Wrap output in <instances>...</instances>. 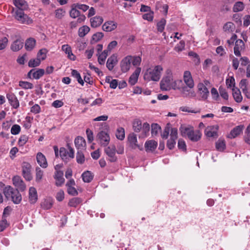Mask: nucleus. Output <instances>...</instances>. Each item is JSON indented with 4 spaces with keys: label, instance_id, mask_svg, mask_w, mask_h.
Wrapping results in <instances>:
<instances>
[{
    "label": "nucleus",
    "instance_id": "nucleus-1",
    "mask_svg": "<svg viewBox=\"0 0 250 250\" xmlns=\"http://www.w3.org/2000/svg\"><path fill=\"white\" fill-rule=\"evenodd\" d=\"M166 73L167 76L164 77L160 82V88L164 91L169 90L171 89H179V87L177 86V83H181L182 81H174L170 70H167Z\"/></svg>",
    "mask_w": 250,
    "mask_h": 250
},
{
    "label": "nucleus",
    "instance_id": "nucleus-2",
    "mask_svg": "<svg viewBox=\"0 0 250 250\" xmlns=\"http://www.w3.org/2000/svg\"><path fill=\"white\" fill-rule=\"evenodd\" d=\"M163 69L161 65H156L154 68H149L145 73L144 78L145 80L150 81H158L161 78V72Z\"/></svg>",
    "mask_w": 250,
    "mask_h": 250
},
{
    "label": "nucleus",
    "instance_id": "nucleus-3",
    "mask_svg": "<svg viewBox=\"0 0 250 250\" xmlns=\"http://www.w3.org/2000/svg\"><path fill=\"white\" fill-rule=\"evenodd\" d=\"M3 193L8 199H11L15 204H19L21 200V195L18 189H14L10 186L5 187Z\"/></svg>",
    "mask_w": 250,
    "mask_h": 250
},
{
    "label": "nucleus",
    "instance_id": "nucleus-4",
    "mask_svg": "<svg viewBox=\"0 0 250 250\" xmlns=\"http://www.w3.org/2000/svg\"><path fill=\"white\" fill-rule=\"evenodd\" d=\"M133 130L137 132H139L142 129V133L139 136V138H145L147 136L150 130L149 125L147 123H145L143 125H142V122L139 119H135L133 122Z\"/></svg>",
    "mask_w": 250,
    "mask_h": 250
},
{
    "label": "nucleus",
    "instance_id": "nucleus-5",
    "mask_svg": "<svg viewBox=\"0 0 250 250\" xmlns=\"http://www.w3.org/2000/svg\"><path fill=\"white\" fill-rule=\"evenodd\" d=\"M104 151L108 156V160L112 163L116 162L117 161V157L116 156V147L114 145H110L104 149Z\"/></svg>",
    "mask_w": 250,
    "mask_h": 250
},
{
    "label": "nucleus",
    "instance_id": "nucleus-6",
    "mask_svg": "<svg viewBox=\"0 0 250 250\" xmlns=\"http://www.w3.org/2000/svg\"><path fill=\"white\" fill-rule=\"evenodd\" d=\"M97 140L101 146H106L109 143L110 138L107 133L101 131L97 135Z\"/></svg>",
    "mask_w": 250,
    "mask_h": 250
},
{
    "label": "nucleus",
    "instance_id": "nucleus-7",
    "mask_svg": "<svg viewBox=\"0 0 250 250\" xmlns=\"http://www.w3.org/2000/svg\"><path fill=\"white\" fill-rule=\"evenodd\" d=\"M178 138V131L176 128H172L171 129V133L170 134V139L168 140L167 144V147L169 149L174 148L176 144V140Z\"/></svg>",
    "mask_w": 250,
    "mask_h": 250
},
{
    "label": "nucleus",
    "instance_id": "nucleus-8",
    "mask_svg": "<svg viewBox=\"0 0 250 250\" xmlns=\"http://www.w3.org/2000/svg\"><path fill=\"white\" fill-rule=\"evenodd\" d=\"M15 14V18L21 23L30 24L32 22V20L22 10H16Z\"/></svg>",
    "mask_w": 250,
    "mask_h": 250
},
{
    "label": "nucleus",
    "instance_id": "nucleus-9",
    "mask_svg": "<svg viewBox=\"0 0 250 250\" xmlns=\"http://www.w3.org/2000/svg\"><path fill=\"white\" fill-rule=\"evenodd\" d=\"M21 167L23 176L26 180L30 181L32 178L31 174V165L27 162H24L22 163Z\"/></svg>",
    "mask_w": 250,
    "mask_h": 250
},
{
    "label": "nucleus",
    "instance_id": "nucleus-10",
    "mask_svg": "<svg viewBox=\"0 0 250 250\" xmlns=\"http://www.w3.org/2000/svg\"><path fill=\"white\" fill-rule=\"evenodd\" d=\"M132 57L131 56H127L122 60L121 62L120 65L121 70L123 72H126L128 71L130 67Z\"/></svg>",
    "mask_w": 250,
    "mask_h": 250
},
{
    "label": "nucleus",
    "instance_id": "nucleus-11",
    "mask_svg": "<svg viewBox=\"0 0 250 250\" xmlns=\"http://www.w3.org/2000/svg\"><path fill=\"white\" fill-rule=\"evenodd\" d=\"M198 91L203 100H206L209 96V91L203 83H200L197 84Z\"/></svg>",
    "mask_w": 250,
    "mask_h": 250
},
{
    "label": "nucleus",
    "instance_id": "nucleus-12",
    "mask_svg": "<svg viewBox=\"0 0 250 250\" xmlns=\"http://www.w3.org/2000/svg\"><path fill=\"white\" fill-rule=\"evenodd\" d=\"M13 183L14 185L17 188L18 190L23 191L26 189V185L19 176H15L13 178Z\"/></svg>",
    "mask_w": 250,
    "mask_h": 250
},
{
    "label": "nucleus",
    "instance_id": "nucleus-13",
    "mask_svg": "<svg viewBox=\"0 0 250 250\" xmlns=\"http://www.w3.org/2000/svg\"><path fill=\"white\" fill-rule=\"evenodd\" d=\"M245 48V44L243 41L239 39L236 41L234 47V53L237 56H241V51Z\"/></svg>",
    "mask_w": 250,
    "mask_h": 250
},
{
    "label": "nucleus",
    "instance_id": "nucleus-14",
    "mask_svg": "<svg viewBox=\"0 0 250 250\" xmlns=\"http://www.w3.org/2000/svg\"><path fill=\"white\" fill-rule=\"evenodd\" d=\"M45 73L43 69H32L28 73V77L31 78V75H32L33 78L38 80L41 78Z\"/></svg>",
    "mask_w": 250,
    "mask_h": 250
},
{
    "label": "nucleus",
    "instance_id": "nucleus-15",
    "mask_svg": "<svg viewBox=\"0 0 250 250\" xmlns=\"http://www.w3.org/2000/svg\"><path fill=\"white\" fill-rule=\"evenodd\" d=\"M218 129V125H213L208 126L205 130V133L207 136L208 137H217L218 134L217 131Z\"/></svg>",
    "mask_w": 250,
    "mask_h": 250
},
{
    "label": "nucleus",
    "instance_id": "nucleus-16",
    "mask_svg": "<svg viewBox=\"0 0 250 250\" xmlns=\"http://www.w3.org/2000/svg\"><path fill=\"white\" fill-rule=\"evenodd\" d=\"M184 81L189 88H192L194 87V82L189 71H186L185 72L184 75Z\"/></svg>",
    "mask_w": 250,
    "mask_h": 250
},
{
    "label": "nucleus",
    "instance_id": "nucleus-17",
    "mask_svg": "<svg viewBox=\"0 0 250 250\" xmlns=\"http://www.w3.org/2000/svg\"><path fill=\"white\" fill-rule=\"evenodd\" d=\"M63 176V172L62 171H57L55 172L54 178L56 180L55 184L57 186L60 187L64 183L65 180Z\"/></svg>",
    "mask_w": 250,
    "mask_h": 250
},
{
    "label": "nucleus",
    "instance_id": "nucleus-18",
    "mask_svg": "<svg viewBox=\"0 0 250 250\" xmlns=\"http://www.w3.org/2000/svg\"><path fill=\"white\" fill-rule=\"evenodd\" d=\"M117 26V23L114 21H110L105 22L102 26V29L106 32H111L115 30Z\"/></svg>",
    "mask_w": 250,
    "mask_h": 250
},
{
    "label": "nucleus",
    "instance_id": "nucleus-19",
    "mask_svg": "<svg viewBox=\"0 0 250 250\" xmlns=\"http://www.w3.org/2000/svg\"><path fill=\"white\" fill-rule=\"evenodd\" d=\"M75 146L78 150H84L86 146V142L83 138L78 136L75 140Z\"/></svg>",
    "mask_w": 250,
    "mask_h": 250
},
{
    "label": "nucleus",
    "instance_id": "nucleus-20",
    "mask_svg": "<svg viewBox=\"0 0 250 250\" xmlns=\"http://www.w3.org/2000/svg\"><path fill=\"white\" fill-rule=\"evenodd\" d=\"M23 46V40L18 39L15 40L11 45V49L14 52L21 50Z\"/></svg>",
    "mask_w": 250,
    "mask_h": 250
},
{
    "label": "nucleus",
    "instance_id": "nucleus-21",
    "mask_svg": "<svg viewBox=\"0 0 250 250\" xmlns=\"http://www.w3.org/2000/svg\"><path fill=\"white\" fill-rule=\"evenodd\" d=\"M141 68L137 67L133 74L129 77L128 83L131 85H134L137 82L139 74L141 72Z\"/></svg>",
    "mask_w": 250,
    "mask_h": 250
},
{
    "label": "nucleus",
    "instance_id": "nucleus-22",
    "mask_svg": "<svg viewBox=\"0 0 250 250\" xmlns=\"http://www.w3.org/2000/svg\"><path fill=\"white\" fill-rule=\"evenodd\" d=\"M244 128V126L243 125H240L235 127L231 130L228 135V137L231 139L235 138L242 132Z\"/></svg>",
    "mask_w": 250,
    "mask_h": 250
},
{
    "label": "nucleus",
    "instance_id": "nucleus-23",
    "mask_svg": "<svg viewBox=\"0 0 250 250\" xmlns=\"http://www.w3.org/2000/svg\"><path fill=\"white\" fill-rule=\"evenodd\" d=\"M7 98L8 99L10 104L14 108H17L19 106V102L14 94L12 93L7 94Z\"/></svg>",
    "mask_w": 250,
    "mask_h": 250
},
{
    "label": "nucleus",
    "instance_id": "nucleus-24",
    "mask_svg": "<svg viewBox=\"0 0 250 250\" xmlns=\"http://www.w3.org/2000/svg\"><path fill=\"white\" fill-rule=\"evenodd\" d=\"M193 130V128L190 126L182 125L180 127L181 135L183 137L187 136L188 137Z\"/></svg>",
    "mask_w": 250,
    "mask_h": 250
},
{
    "label": "nucleus",
    "instance_id": "nucleus-25",
    "mask_svg": "<svg viewBox=\"0 0 250 250\" xmlns=\"http://www.w3.org/2000/svg\"><path fill=\"white\" fill-rule=\"evenodd\" d=\"M37 161L42 167L46 168L47 167V163L45 157L41 152H38L37 153Z\"/></svg>",
    "mask_w": 250,
    "mask_h": 250
},
{
    "label": "nucleus",
    "instance_id": "nucleus-26",
    "mask_svg": "<svg viewBox=\"0 0 250 250\" xmlns=\"http://www.w3.org/2000/svg\"><path fill=\"white\" fill-rule=\"evenodd\" d=\"M13 2L16 7L18 9L17 10L23 11L28 8V4L24 0H13Z\"/></svg>",
    "mask_w": 250,
    "mask_h": 250
},
{
    "label": "nucleus",
    "instance_id": "nucleus-27",
    "mask_svg": "<svg viewBox=\"0 0 250 250\" xmlns=\"http://www.w3.org/2000/svg\"><path fill=\"white\" fill-rule=\"evenodd\" d=\"M29 199L31 203L34 204L36 202L38 199L37 192L36 188L31 187L29 190Z\"/></svg>",
    "mask_w": 250,
    "mask_h": 250
},
{
    "label": "nucleus",
    "instance_id": "nucleus-28",
    "mask_svg": "<svg viewBox=\"0 0 250 250\" xmlns=\"http://www.w3.org/2000/svg\"><path fill=\"white\" fill-rule=\"evenodd\" d=\"M157 146V142L154 140H149L145 143V148L146 151H154Z\"/></svg>",
    "mask_w": 250,
    "mask_h": 250
},
{
    "label": "nucleus",
    "instance_id": "nucleus-29",
    "mask_svg": "<svg viewBox=\"0 0 250 250\" xmlns=\"http://www.w3.org/2000/svg\"><path fill=\"white\" fill-rule=\"evenodd\" d=\"M62 49L67 54V57L69 59L73 61L75 60L76 57L73 54L71 48L69 45H63L62 47Z\"/></svg>",
    "mask_w": 250,
    "mask_h": 250
},
{
    "label": "nucleus",
    "instance_id": "nucleus-30",
    "mask_svg": "<svg viewBox=\"0 0 250 250\" xmlns=\"http://www.w3.org/2000/svg\"><path fill=\"white\" fill-rule=\"evenodd\" d=\"M117 62V57L113 55L108 59L106 62V67L109 70H112Z\"/></svg>",
    "mask_w": 250,
    "mask_h": 250
},
{
    "label": "nucleus",
    "instance_id": "nucleus-31",
    "mask_svg": "<svg viewBox=\"0 0 250 250\" xmlns=\"http://www.w3.org/2000/svg\"><path fill=\"white\" fill-rule=\"evenodd\" d=\"M103 21V19L101 17L95 16L90 19L91 26L92 27L96 28L99 26Z\"/></svg>",
    "mask_w": 250,
    "mask_h": 250
},
{
    "label": "nucleus",
    "instance_id": "nucleus-32",
    "mask_svg": "<svg viewBox=\"0 0 250 250\" xmlns=\"http://www.w3.org/2000/svg\"><path fill=\"white\" fill-rule=\"evenodd\" d=\"M232 95L236 102L240 103L243 99L240 90L237 88H232Z\"/></svg>",
    "mask_w": 250,
    "mask_h": 250
},
{
    "label": "nucleus",
    "instance_id": "nucleus-33",
    "mask_svg": "<svg viewBox=\"0 0 250 250\" xmlns=\"http://www.w3.org/2000/svg\"><path fill=\"white\" fill-rule=\"evenodd\" d=\"M36 44V41L34 39L30 38L28 39L25 43V48L27 51H31Z\"/></svg>",
    "mask_w": 250,
    "mask_h": 250
},
{
    "label": "nucleus",
    "instance_id": "nucleus-34",
    "mask_svg": "<svg viewBox=\"0 0 250 250\" xmlns=\"http://www.w3.org/2000/svg\"><path fill=\"white\" fill-rule=\"evenodd\" d=\"M128 140L132 148H135L136 147H139V146L137 144V136L134 133H131L128 135Z\"/></svg>",
    "mask_w": 250,
    "mask_h": 250
},
{
    "label": "nucleus",
    "instance_id": "nucleus-35",
    "mask_svg": "<svg viewBox=\"0 0 250 250\" xmlns=\"http://www.w3.org/2000/svg\"><path fill=\"white\" fill-rule=\"evenodd\" d=\"M201 137V133L198 130L193 131L188 136V138L193 142H197L199 140Z\"/></svg>",
    "mask_w": 250,
    "mask_h": 250
},
{
    "label": "nucleus",
    "instance_id": "nucleus-36",
    "mask_svg": "<svg viewBox=\"0 0 250 250\" xmlns=\"http://www.w3.org/2000/svg\"><path fill=\"white\" fill-rule=\"evenodd\" d=\"M90 31V28L88 26L83 25L80 27L78 30V35L80 37H83Z\"/></svg>",
    "mask_w": 250,
    "mask_h": 250
},
{
    "label": "nucleus",
    "instance_id": "nucleus-37",
    "mask_svg": "<svg viewBox=\"0 0 250 250\" xmlns=\"http://www.w3.org/2000/svg\"><path fill=\"white\" fill-rule=\"evenodd\" d=\"M83 181L84 182L89 183L93 179V175L89 171L83 172L82 175Z\"/></svg>",
    "mask_w": 250,
    "mask_h": 250
},
{
    "label": "nucleus",
    "instance_id": "nucleus-38",
    "mask_svg": "<svg viewBox=\"0 0 250 250\" xmlns=\"http://www.w3.org/2000/svg\"><path fill=\"white\" fill-rule=\"evenodd\" d=\"M234 28L235 26L234 24L231 22H228L226 23L223 26V29L224 31L228 33L232 32L234 30Z\"/></svg>",
    "mask_w": 250,
    "mask_h": 250
},
{
    "label": "nucleus",
    "instance_id": "nucleus-39",
    "mask_svg": "<svg viewBox=\"0 0 250 250\" xmlns=\"http://www.w3.org/2000/svg\"><path fill=\"white\" fill-rule=\"evenodd\" d=\"M170 124L168 123L165 126L163 132L161 133V137L163 139H167L169 135V131H171L172 128Z\"/></svg>",
    "mask_w": 250,
    "mask_h": 250
},
{
    "label": "nucleus",
    "instance_id": "nucleus-40",
    "mask_svg": "<svg viewBox=\"0 0 250 250\" xmlns=\"http://www.w3.org/2000/svg\"><path fill=\"white\" fill-rule=\"evenodd\" d=\"M225 147L226 144L224 140L220 139L216 143V148L218 150L222 151L225 149Z\"/></svg>",
    "mask_w": 250,
    "mask_h": 250
},
{
    "label": "nucleus",
    "instance_id": "nucleus-41",
    "mask_svg": "<svg viewBox=\"0 0 250 250\" xmlns=\"http://www.w3.org/2000/svg\"><path fill=\"white\" fill-rule=\"evenodd\" d=\"M116 136L117 139L123 140L125 137V129L124 128L120 127L117 128L116 133Z\"/></svg>",
    "mask_w": 250,
    "mask_h": 250
},
{
    "label": "nucleus",
    "instance_id": "nucleus-42",
    "mask_svg": "<svg viewBox=\"0 0 250 250\" xmlns=\"http://www.w3.org/2000/svg\"><path fill=\"white\" fill-rule=\"evenodd\" d=\"M244 8V4L243 2H236L233 7V11L234 12H237L242 11Z\"/></svg>",
    "mask_w": 250,
    "mask_h": 250
},
{
    "label": "nucleus",
    "instance_id": "nucleus-43",
    "mask_svg": "<svg viewBox=\"0 0 250 250\" xmlns=\"http://www.w3.org/2000/svg\"><path fill=\"white\" fill-rule=\"evenodd\" d=\"M161 128L157 124H152L151 125V134L152 136H157L158 132L160 131Z\"/></svg>",
    "mask_w": 250,
    "mask_h": 250
},
{
    "label": "nucleus",
    "instance_id": "nucleus-44",
    "mask_svg": "<svg viewBox=\"0 0 250 250\" xmlns=\"http://www.w3.org/2000/svg\"><path fill=\"white\" fill-rule=\"evenodd\" d=\"M108 50H104L103 52L98 57V61L100 64H103L108 55Z\"/></svg>",
    "mask_w": 250,
    "mask_h": 250
},
{
    "label": "nucleus",
    "instance_id": "nucleus-45",
    "mask_svg": "<svg viewBox=\"0 0 250 250\" xmlns=\"http://www.w3.org/2000/svg\"><path fill=\"white\" fill-rule=\"evenodd\" d=\"M41 62V59L37 57L36 59H31L28 62V66L30 67H35L39 66Z\"/></svg>",
    "mask_w": 250,
    "mask_h": 250
},
{
    "label": "nucleus",
    "instance_id": "nucleus-46",
    "mask_svg": "<svg viewBox=\"0 0 250 250\" xmlns=\"http://www.w3.org/2000/svg\"><path fill=\"white\" fill-rule=\"evenodd\" d=\"M71 75L77 79V81L79 83L83 85L84 82L82 79L80 74L76 70H72L71 72Z\"/></svg>",
    "mask_w": 250,
    "mask_h": 250
},
{
    "label": "nucleus",
    "instance_id": "nucleus-47",
    "mask_svg": "<svg viewBox=\"0 0 250 250\" xmlns=\"http://www.w3.org/2000/svg\"><path fill=\"white\" fill-rule=\"evenodd\" d=\"M77 162L79 164H83L84 162V156L82 150H78L76 155Z\"/></svg>",
    "mask_w": 250,
    "mask_h": 250
},
{
    "label": "nucleus",
    "instance_id": "nucleus-48",
    "mask_svg": "<svg viewBox=\"0 0 250 250\" xmlns=\"http://www.w3.org/2000/svg\"><path fill=\"white\" fill-rule=\"evenodd\" d=\"M103 37L104 34L102 32H97L93 35L91 42H97L101 40Z\"/></svg>",
    "mask_w": 250,
    "mask_h": 250
},
{
    "label": "nucleus",
    "instance_id": "nucleus-49",
    "mask_svg": "<svg viewBox=\"0 0 250 250\" xmlns=\"http://www.w3.org/2000/svg\"><path fill=\"white\" fill-rule=\"evenodd\" d=\"M43 176V171L40 167H37L36 168V181L37 182H40Z\"/></svg>",
    "mask_w": 250,
    "mask_h": 250
},
{
    "label": "nucleus",
    "instance_id": "nucleus-50",
    "mask_svg": "<svg viewBox=\"0 0 250 250\" xmlns=\"http://www.w3.org/2000/svg\"><path fill=\"white\" fill-rule=\"evenodd\" d=\"M19 85L25 89H32L33 87V85L32 83L25 81H20L19 82Z\"/></svg>",
    "mask_w": 250,
    "mask_h": 250
},
{
    "label": "nucleus",
    "instance_id": "nucleus-51",
    "mask_svg": "<svg viewBox=\"0 0 250 250\" xmlns=\"http://www.w3.org/2000/svg\"><path fill=\"white\" fill-rule=\"evenodd\" d=\"M74 7H72L71 9L69 14L70 16L74 19L76 18L77 17H79L80 15V11L78 10V8L74 6Z\"/></svg>",
    "mask_w": 250,
    "mask_h": 250
},
{
    "label": "nucleus",
    "instance_id": "nucleus-52",
    "mask_svg": "<svg viewBox=\"0 0 250 250\" xmlns=\"http://www.w3.org/2000/svg\"><path fill=\"white\" fill-rule=\"evenodd\" d=\"M52 206V202L50 199L45 200L42 204V208L45 209L50 208Z\"/></svg>",
    "mask_w": 250,
    "mask_h": 250
},
{
    "label": "nucleus",
    "instance_id": "nucleus-53",
    "mask_svg": "<svg viewBox=\"0 0 250 250\" xmlns=\"http://www.w3.org/2000/svg\"><path fill=\"white\" fill-rule=\"evenodd\" d=\"M166 22V20L164 19H162L157 23V26L158 31L160 32H162L163 31L165 28Z\"/></svg>",
    "mask_w": 250,
    "mask_h": 250
},
{
    "label": "nucleus",
    "instance_id": "nucleus-54",
    "mask_svg": "<svg viewBox=\"0 0 250 250\" xmlns=\"http://www.w3.org/2000/svg\"><path fill=\"white\" fill-rule=\"evenodd\" d=\"M28 137L25 135L21 136L18 141V145L19 146H23L28 141Z\"/></svg>",
    "mask_w": 250,
    "mask_h": 250
},
{
    "label": "nucleus",
    "instance_id": "nucleus-55",
    "mask_svg": "<svg viewBox=\"0 0 250 250\" xmlns=\"http://www.w3.org/2000/svg\"><path fill=\"white\" fill-rule=\"evenodd\" d=\"M80 202L81 199L80 198H73L69 201L68 205L70 207H76Z\"/></svg>",
    "mask_w": 250,
    "mask_h": 250
},
{
    "label": "nucleus",
    "instance_id": "nucleus-56",
    "mask_svg": "<svg viewBox=\"0 0 250 250\" xmlns=\"http://www.w3.org/2000/svg\"><path fill=\"white\" fill-rule=\"evenodd\" d=\"M185 42L184 41H181L180 42L176 45L174 50L177 52H181L185 49Z\"/></svg>",
    "mask_w": 250,
    "mask_h": 250
},
{
    "label": "nucleus",
    "instance_id": "nucleus-57",
    "mask_svg": "<svg viewBox=\"0 0 250 250\" xmlns=\"http://www.w3.org/2000/svg\"><path fill=\"white\" fill-rule=\"evenodd\" d=\"M46 53L47 50L46 49H42L38 53L37 57L41 59V60H44L46 58Z\"/></svg>",
    "mask_w": 250,
    "mask_h": 250
},
{
    "label": "nucleus",
    "instance_id": "nucleus-58",
    "mask_svg": "<svg viewBox=\"0 0 250 250\" xmlns=\"http://www.w3.org/2000/svg\"><path fill=\"white\" fill-rule=\"evenodd\" d=\"M8 40L6 37L0 38V50L4 49L7 45Z\"/></svg>",
    "mask_w": 250,
    "mask_h": 250
},
{
    "label": "nucleus",
    "instance_id": "nucleus-59",
    "mask_svg": "<svg viewBox=\"0 0 250 250\" xmlns=\"http://www.w3.org/2000/svg\"><path fill=\"white\" fill-rule=\"evenodd\" d=\"M226 84L228 88L235 87V80L233 77H230L226 80Z\"/></svg>",
    "mask_w": 250,
    "mask_h": 250
},
{
    "label": "nucleus",
    "instance_id": "nucleus-60",
    "mask_svg": "<svg viewBox=\"0 0 250 250\" xmlns=\"http://www.w3.org/2000/svg\"><path fill=\"white\" fill-rule=\"evenodd\" d=\"M245 134L244 140L246 143L250 145V124L247 127Z\"/></svg>",
    "mask_w": 250,
    "mask_h": 250
},
{
    "label": "nucleus",
    "instance_id": "nucleus-61",
    "mask_svg": "<svg viewBox=\"0 0 250 250\" xmlns=\"http://www.w3.org/2000/svg\"><path fill=\"white\" fill-rule=\"evenodd\" d=\"M21 131V127L18 125H14L11 129V133L13 135L18 134Z\"/></svg>",
    "mask_w": 250,
    "mask_h": 250
},
{
    "label": "nucleus",
    "instance_id": "nucleus-62",
    "mask_svg": "<svg viewBox=\"0 0 250 250\" xmlns=\"http://www.w3.org/2000/svg\"><path fill=\"white\" fill-rule=\"evenodd\" d=\"M248 81L246 79H242L240 83L239 86L242 91H245L247 89Z\"/></svg>",
    "mask_w": 250,
    "mask_h": 250
},
{
    "label": "nucleus",
    "instance_id": "nucleus-63",
    "mask_svg": "<svg viewBox=\"0 0 250 250\" xmlns=\"http://www.w3.org/2000/svg\"><path fill=\"white\" fill-rule=\"evenodd\" d=\"M131 62L134 66L139 65L141 62V58L139 56L132 57Z\"/></svg>",
    "mask_w": 250,
    "mask_h": 250
},
{
    "label": "nucleus",
    "instance_id": "nucleus-64",
    "mask_svg": "<svg viewBox=\"0 0 250 250\" xmlns=\"http://www.w3.org/2000/svg\"><path fill=\"white\" fill-rule=\"evenodd\" d=\"M65 14V11L62 9H58L55 11L56 17L58 19H62Z\"/></svg>",
    "mask_w": 250,
    "mask_h": 250
}]
</instances>
